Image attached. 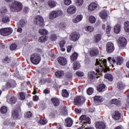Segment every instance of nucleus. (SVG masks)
Masks as SVG:
<instances>
[{
  "mask_svg": "<svg viewBox=\"0 0 129 129\" xmlns=\"http://www.w3.org/2000/svg\"><path fill=\"white\" fill-rule=\"evenodd\" d=\"M34 24L35 25H38V24L41 28L45 26L44 24V19L41 16H37L34 18Z\"/></svg>",
  "mask_w": 129,
  "mask_h": 129,
  "instance_id": "nucleus-7",
  "label": "nucleus"
},
{
  "mask_svg": "<svg viewBox=\"0 0 129 129\" xmlns=\"http://www.w3.org/2000/svg\"><path fill=\"white\" fill-rule=\"evenodd\" d=\"M76 12V7L75 6L72 5L70 6L67 9V13L69 15H73Z\"/></svg>",
  "mask_w": 129,
  "mask_h": 129,
  "instance_id": "nucleus-13",
  "label": "nucleus"
},
{
  "mask_svg": "<svg viewBox=\"0 0 129 129\" xmlns=\"http://www.w3.org/2000/svg\"><path fill=\"white\" fill-rule=\"evenodd\" d=\"M100 17L101 18V19H102V20H105V19L107 18V13H106V11L104 10L102 11L100 13Z\"/></svg>",
  "mask_w": 129,
  "mask_h": 129,
  "instance_id": "nucleus-25",
  "label": "nucleus"
},
{
  "mask_svg": "<svg viewBox=\"0 0 129 129\" xmlns=\"http://www.w3.org/2000/svg\"><path fill=\"white\" fill-rule=\"evenodd\" d=\"M78 58V54L76 52H74L72 55L71 56V59L72 61H75Z\"/></svg>",
  "mask_w": 129,
  "mask_h": 129,
  "instance_id": "nucleus-38",
  "label": "nucleus"
},
{
  "mask_svg": "<svg viewBox=\"0 0 129 129\" xmlns=\"http://www.w3.org/2000/svg\"><path fill=\"white\" fill-rule=\"evenodd\" d=\"M8 12V10L6 7L1 9V13L2 14H4V13H7Z\"/></svg>",
  "mask_w": 129,
  "mask_h": 129,
  "instance_id": "nucleus-63",
  "label": "nucleus"
},
{
  "mask_svg": "<svg viewBox=\"0 0 129 129\" xmlns=\"http://www.w3.org/2000/svg\"><path fill=\"white\" fill-rule=\"evenodd\" d=\"M56 126L58 129H62V124L61 123H56Z\"/></svg>",
  "mask_w": 129,
  "mask_h": 129,
  "instance_id": "nucleus-64",
  "label": "nucleus"
},
{
  "mask_svg": "<svg viewBox=\"0 0 129 129\" xmlns=\"http://www.w3.org/2000/svg\"><path fill=\"white\" fill-rule=\"evenodd\" d=\"M63 12L61 10L53 11L49 13L50 20H54L56 18H58V16H62Z\"/></svg>",
  "mask_w": 129,
  "mask_h": 129,
  "instance_id": "nucleus-5",
  "label": "nucleus"
},
{
  "mask_svg": "<svg viewBox=\"0 0 129 129\" xmlns=\"http://www.w3.org/2000/svg\"><path fill=\"white\" fill-rule=\"evenodd\" d=\"M66 121V126H68L70 127V126H72V124H73V120L71 118H67L65 120Z\"/></svg>",
  "mask_w": 129,
  "mask_h": 129,
  "instance_id": "nucleus-22",
  "label": "nucleus"
},
{
  "mask_svg": "<svg viewBox=\"0 0 129 129\" xmlns=\"http://www.w3.org/2000/svg\"><path fill=\"white\" fill-rule=\"evenodd\" d=\"M70 40L72 41H77L80 38V34L77 32H73L70 36Z\"/></svg>",
  "mask_w": 129,
  "mask_h": 129,
  "instance_id": "nucleus-10",
  "label": "nucleus"
},
{
  "mask_svg": "<svg viewBox=\"0 0 129 129\" xmlns=\"http://www.w3.org/2000/svg\"><path fill=\"white\" fill-rule=\"evenodd\" d=\"M88 78L90 81H92L94 79H95V72L91 71L88 74Z\"/></svg>",
  "mask_w": 129,
  "mask_h": 129,
  "instance_id": "nucleus-19",
  "label": "nucleus"
},
{
  "mask_svg": "<svg viewBox=\"0 0 129 129\" xmlns=\"http://www.w3.org/2000/svg\"><path fill=\"white\" fill-rule=\"evenodd\" d=\"M95 125L97 129H105V124L103 122H96Z\"/></svg>",
  "mask_w": 129,
  "mask_h": 129,
  "instance_id": "nucleus-17",
  "label": "nucleus"
},
{
  "mask_svg": "<svg viewBox=\"0 0 129 129\" xmlns=\"http://www.w3.org/2000/svg\"><path fill=\"white\" fill-rule=\"evenodd\" d=\"M64 73L62 71H58L55 72V75L56 77H62V76H64Z\"/></svg>",
  "mask_w": 129,
  "mask_h": 129,
  "instance_id": "nucleus-35",
  "label": "nucleus"
},
{
  "mask_svg": "<svg viewBox=\"0 0 129 129\" xmlns=\"http://www.w3.org/2000/svg\"><path fill=\"white\" fill-rule=\"evenodd\" d=\"M110 31H111V26H110V24L107 23V27L106 28V33L109 34V33H110Z\"/></svg>",
  "mask_w": 129,
  "mask_h": 129,
  "instance_id": "nucleus-49",
  "label": "nucleus"
},
{
  "mask_svg": "<svg viewBox=\"0 0 129 129\" xmlns=\"http://www.w3.org/2000/svg\"><path fill=\"white\" fill-rule=\"evenodd\" d=\"M21 111V108L14 109L12 112V116L15 119H17L19 116V112Z\"/></svg>",
  "mask_w": 129,
  "mask_h": 129,
  "instance_id": "nucleus-16",
  "label": "nucleus"
},
{
  "mask_svg": "<svg viewBox=\"0 0 129 129\" xmlns=\"http://www.w3.org/2000/svg\"><path fill=\"white\" fill-rule=\"evenodd\" d=\"M83 3H84V0H76V4L79 7L82 6Z\"/></svg>",
  "mask_w": 129,
  "mask_h": 129,
  "instance_id": "nucleus-50",
  "label": "nucleus"
},
{
  "mask_svg": "<svg viewBox=\"0 0 129 129\" xmlns=\"http://www.w3.org/2000/svg\"><path fill=\"white\" fill-rule=\"evenodd\" d=\"M94 101L95 102H102V101H103V99H102V97L95 96L94 97Z\"/></svg>",
  "mask_w": 129,
  "mask_h": 129,
  "instance_id": "nucleus-31",
  "label": "nucleus"
},
{
  "mask_svg": "<svg viewBox=\"0 0 129 129\" xmlns=\"http://www.w3.org/2000/svg\"><path fill=\"white\" fill-rule=\"evenodd\" d=\"M86 31L87 32H93L94 31V28L93 27L91 26H88L85 28Z\"/></svg>",
  "mask_w": 129,
  "mask_h": 129,
  "instance_id": "nucleus-47",
  "label": "nucleus"
},
{
  "mask_svg": "<svg viewBox=\"0 0 129 129\" xmlns=\"http://www.w3.org/2000/svg\"><path fill=\"white\" fill-rule=\"evenodd\" d=\"M124 30L125 32H129V21H126L124 23Z\"/></svg>",
  "mask_w": 129,
  "mask_h": 129,
  "instance_id": "nucleus-32",
  "label": "nucleus"
},
{
  "mask_svg": "<svg viewBox=\"0 0 129 129\" xmlns=\"http://www.w3.org/2000/svg\"><path fill=\"white\" fill-rule=\"evenodd\" d=\"M66 43V42H65L64 40H62L61 41H60L59 43V46H60V48H63V47H64V46H65Z\"/></svg>",
  "mask_w": 129,
  "mask_h": 129,
  "instance_id": "nucleus-59",
  "label": "nucleus"
},
{
  "mask_svg": "<svg viewBox=\"0 0 129 129\" xmlns=\"http://www.w3.org/2000/svg\"><path fill=\"white\" fill-rule=\"evenodd\" d=\"M7 86H9L10 87H15L16 84V81L12 80L11 82H8L7 84Z\"/></svg>",
  "mask_w": 129,
  "mask_h": 129,
  "instance_id": "nucleus-34",
  "label": "nucleus"
},
{
  "mask_svg": "<svg viewBox=\"0 0 129 129\" xmlns=\"http://www.w3.org/2000/svg\"><path fill=\"white\" fill-rule=\"evenodd\" d=\"M26 24H27L26 21L21 20L19 22V28L17 30V31L19 32V33H22L23 29L21 28H20V27H21L22 28H23V27H25V26H26Z\"/></svg>",
  "mask_w": 129,
  "mask_h": 129,
  "instance_id": "nucleus-14",
  "label": "nucleus"
},
{
  "mask_svg": "<svg viewBox=\"0 0 129 129\" xmlns=\"http://www.w3.org/2000/svg\"><path fill=\"white\" fill-rule=\"evenodd\" d=\"M12 33L13 29L11 28H5L0 29V35L2 36H4V37L9 36V35H11V34Z\"/></svg>",
  "mask_w": 129,
  "mask_h": 129,
  "instance_id": "nucleus-6",
  "label": "nucleus"
},
{
  "mask_svg": "<svg viewBox=\"0 0 129 129\" xmlns=\"http://www.w3.org/2000/svg\"><path fill=\"white\" fill-rule=\"evenodd\" d=\"M75 111L76 113H81L82 110H81V109L76 108Z\"/></svg>",
  "mask_w": 129,
  "mask_h": 129,
  "instance_id": "nucleus-62",
  "label": "nucleus"
},
{
  "mask_svg": "<svg viewBox=\"0 0 129 129\" xmlns=\"http://www.w3.org/2000/svg\"><path fill=\"white\" fill-rule=\"evenodd\" d=\"M59 28L63 29V28H65L66 27V24L64 23H61L59 25Z\"/></svg>",
  "mask_w": 129,
  "mask_h": 129,
  "instance_id": "nucleus-60",
  "label": "nucleus"
},
{
  "mask_svg": "<svg viewBox=\"0 0 129 129\" xmlns=\"http://www.w3.org/2000/svg\"><path fill=\"white\" fill-rule=\"evenodd\" d=\"M121 116V114H120V113H119L118 111H115L114 114H113L112 115V118L115 120H118V119L120 118Z\"/></svg>",
  "mask_w": 129,
  "mask_h": 129,
  "instance_id": "nucleus-18",
  "label": "nucleus"
},
{
  "mask_svg": "<svg viewBox=\"0 0 129 129\" xmlns=\"http://www.w3.org/2000/svg\"><path fill=\"white\" fill-rule=\"evenodd\" d=\"M57 114V111H51L49 115L52 118H54L55 117V115Z\"/></svg>",
  "mask_w": 129,
  "mask_h": 129,
  "instance_id": "nucleus-52",
  "label": "nucleus"
},
{
  "mask_svg": "<svg viewBox=\"0 0 129 129\" xmlns=\"http://www.w3.org/2000/svg\"><path fill=\"white\" fill-rule=\"evenodd\" d=\"M116 85V87L119 89V90H122V89H124V87H125L124 84H123L121 82H118Z\"/></svg>",
  "mask_w": 129,
  "mask_h": 129,
  "instance_id": "nucleus-26",
  "label": "nucleus"
},
{
  "mask_svg": "<svg viewBox=\"0 0 129 129\" xmlns=\"http://www.w3.org/2000/svg\"><path fill=\"white\" fill-rule=\"evenodd\" d=\"M108 61L110 63V66H112V67H113V65H114V64L115 63V59L111 57H108Z\"/></svg>",
  "mask_w": 129,
  "mask_h": 129,
  "instance_id": "nucleus-36",
  "label": "nucleus"
},
{
  "mask_svg": "<svg viewBox=\"0 0 129 129\" xmlns=\"http://www.w3.org/2000/svg\"><path fill=\"white\" fill-rule=\"evenodd\" d=\"M79 120L81 121L80 124H81L82 127H85L87 123L90 124L91 120L89 117H86V115H83L79 118Z\"/></svg>",
  "mask_w": 129,
  "mask_h": 129,
  "instance_id": "nucleus-3",
  "label": "nucleus"
},
{
  "mask_svg": "<svg viewBox=\"0 0 129 129\" xmlns=\"http://www.w3.org/2000/svg\"><path fill=\"white\" fill-rule=\"evenodd\" d=\"M47 39H48V37H47L46 36H41L39 39V42L40 43H44V42L47 41Z\"/></svg>",
  "mask_w": 129,
  "mask_h": 129,
  "instance_id": "nucleus-41",
  "label": "nucleus"
},
{
  "mask_svg": "<svg viewBox=\"0 0 129 129\" xmlns=\"http://www.w3.org/2000/svg\"><path fill=\"white\" fill-rule=\"evenodd\" d=\"M104 78H105V79H107L108 80V81H113V77L112 76L111 74H106L104 75Z\"/></svg>",
  "mask_w": 129,
  "mask_h": 129,
  "instance_id": "nucleus-30",
  "label": "nucleus"
},
{
  "mask_svg": "<svg viewBox=\"0 0 129 129\" xmlns=\"http://www.w3.org/2000/svg\"><path fill=\"white\" fill-rule=\"evenodd\" d=\"M1 111L2 113H7L8 111V108L6 106H3L1 108Z\"/></svg>",
  "mask_w": 129,
  "mask_h": 129,
  "instance_id": "nucleus-48",
  "label": "nucleus"
},
{
  "mask_svg": "<svg viewBox=\"0 0 129 129\" xmlns=\"http://www.w3.org/2000/svg\"><path fill=\"white\" fill-rule=\"evenodd\" d=\"M51 100L54 106H58L59 105V104H60V101L57 98H54L51 99Z\"/></svg>",
  "mask_w": 129,
  "mask_h": 129,
  "instance_id": "nucleus-28",
  "label": "nucleus"
},
{
  "mask_svg": "<svg viewBox=\"0 0 129 129\" xmlns=\"http://www.w3.org/2000/svg\"><path fill=\"white\" fill-rule=\"evenodd\" d=\"M50 39L51 41H56V40H57V36L55 34H53L51 36Z\"/></svg>",
  "mask_w": 129,
  "mask_h": 129,
  "instance_id": "nucleus-58",
  "label": "nucleus"
},
{
  "mask_svg": "<svg viewBox=\"0 0 129 129\" xmlns=\"http://www.w3.org/2000/svg\"><path fill=\"white\" fill-rule=\"evenodd\" d=\"M63 4L66 5V6H69V5L72 4V2L71 0H63Z\"/></svg>",
  "mask_w": 129,
  "mask_h": 129,
  "instance_id": "nucleus-56",
  "label": "nucleus"
},
{
  "mask_svg": "<svg viewBox=\"0 0 129 129\" xmlns=\"http://www.w3.org/2000/svg\"><path fill=\"white\" fill-rule=\"evenodd\" d=\"M73 68L74 70H77L78 69H79V68H80V63L77 61H75L74 62Z\"/></svg>",
  "mask_w": 129,
  "mask_h": 129,
  "instance_id": "nucleus-39",
  "label": "nucleus"
},
{
  "mask_svg": "<svg viewBox=\"0 0 129 129\" xmlns=\"http://www.w3.org/2000/svg\"><path fill=\"white\" fill-rule=\"evenodd\" d=\"M95 69L96 72L99 74L95 73V78H99L101 76V72L103 71L104 72H107L109 70V68L106 66V59L99 60L96 59L95 63Z\"/></svg>",
  "mask_w": 129,
  "mask_h": 129,
  "instance_id": "nucleus-1",
  "label": "nucleus"
},
{
  "mask_svg": "<svg viewBox=\"0 0 129 129\" xmlns=\"http://www.w3.org/2000/svg\"><path fill=\"white\" fill-rule=\"evenodd\" d=\"M33 101H38L39 100V96L35 95L33 97Z\"/></svg>",
  "mask_w": 129,
  "mask_h": 129,
  "instance_id": "nucleus-61",
  "label": "nucleus"
},
{
  "mask_svg": "<svg viewBox=\"0 0 129 129\" xmlns=\"http://www.w3.org/2000/svg\"><path fill=\"white\" fill-rule=\"evenodd\" d=\"M76 75H77V76H78L79 77H83V76H84V73L78 71L76 73Z\"/></svg>",
  "mask_w": 129,
  "mask_h": 129,
  "instance_id": "nucleus-54",
  "label": "nucleus"
},
{
  "mask_svg": "<svg viewBox=\"0 0 129 129\" xmlns=\"http://www.w3.org/2000/svg\"><path fill=\"white\" fill-rule=\"evenodd\" d=\"M111 103L112 104H115L116 105H120V101L116 99H113L111 101Z\"/></svg>",
  "mask_w": 129,
  "mask_h": 129,
  "instance_id": "nucleus-40",
  "label": "nucleus"
},
{
  "mask_svg": "<svg viewBox=\"0 0 129 129\" xmlns=\"http://www.w3.org/2000/svg\"><path fill=\"white\" fill-rule=\"evenodd\" d=\"M94 91V90L92 88H89L87 91V94L89 95H91L92 93H93V92Z\"/></svg>",
  "mask_w": 129,
  "mask_h": 129,
  "instance_id": "nucleus-53",
  "label": "nucleus"
},
{
  "mask_svg": "<svg viewBox=\"0 0 129 129\" xmlns=\"http://www.w3.org/2000/svg\"><path fill=\"white\" fill-rule=\"evenodd\" d=\"M33 116V114H32V112L31 111H28L27 112L25 115V116L27 118H31V117Z\"/></svg>",
  "mask_w": 129,
  "mask_h": 129,
  "instance_id": "nucleus-51",
  "label": "nucleus"
},
{
  "mask_svg": "<svg viewBox=\"0 0 129 129\" xmlns=\"http://www.w3.org/2000/svg\"><path fill=\"white\" fill-rule=\"evenodd\" d=\"M89 21L91 24H94L95 22L96 21V19H95V17L93 16H90L89 18Z\"/></svg>",
  "mask_w": 129,
  "mask_h": 129,
  "instance_id": "nucleus-45",
  "label": "nucleus"
},
{
  "mask_svg": "<svg viewBox=\"0 0 129 129\" xmlns=\"http://www.w3.org/2000/svg\"><path fill=\"white\" fill-rule=\"evenodd\" d=\"M121 28V26L120 24H117L115 25L114 27V32L116 34H118V33L120 32V29Z\"/></svg>",
  "mask_w": 129,
  "mask_h": 129,
  "instance_id": "nucleus-24",
  "label": "nucleus"
},
{
  "mask_svg": "<svg viewBox=\"0 0 129 129\" xmlns=\"http://www.w3.org/2000/svg\"><path fill=\"white\" fill-rule=\"evenodd\" d=\"M47 122H48V120L46 118H41L39 120V123L40 124H42V125L46 124Z\"/></svg>",
  "mask_w": 129,
  "mask_h": 129,
  "instance_id": "nucleus-43",
  "label": "nucleus"
},
{
  "mask_svg": "<svg viewBox=\"0 0 129 129\" xmlns=\"http://www.w3.org/2000/svg\"><path fill=\"white\" fill-rule=\"evenodd\" d=\"M99 54V50L97 48H92L90 49V55L91 56H96Z\"/></svg>",
  "mask_w": 129,
  "mask_h": 129,
  "instance_id": "nucleus-15",
  "label": "nucleus"
},
{
  "mask_svg": "<svg viewBox=\"0 0 129 129\" xmlns=\"http://www.w3.org/2000/svg\"><path fill=\"white\" fill-rule=\"evenodd\" d=\"M100 40H101V35L100 34H96L94 37V43L96 44V43H98Z\"/></svg>",
  "mask_w": 129,
  "mask_h": 129,
  "instance_id": "nucleus-27",
  "label": "nucleus"
},
{
  "mask_svg": "<svg viewBox=\"0 0 129 129\" xmlns=\"http://www.w3.org/2000/svg\"><path fill=\"white\" fill-rule=\"evenodd\" d=\"M30 61L32 64L37 65L41 61V56L37 53H34L31 56Z\"/></svg>",
  "mask_w": 129,
  "mask_h": 129,
  "instance_id": "nucleus-4",
  "label": "nucleus"
},
{
  "mask_svg": "<svg viewBox=\"0 0 129 129\" xmlns=\"http://www.w3.org/2000/svg\"><path fill=\"white\" fill-rule=\"evenodd\" d=\"M82 19H83V16L81 15H78L76 18L73 19L72 21L73 23L75 24L77 23H79L81 21H82Z\"/></svg>",
  "mask_w": 129,
  "mask_h": 129,
  "instance_id": "nucleus-20",
  "label": "nucleus"
},
{
  "mask_svg": "<svg viewBox=\"0 0 129 129\" xmlns=\"http://www.w3.org/2000/svg\"><path fill=\"white\" fill-rule=\"evenodd\" d=\"M98 91L99 92H102V91H105V85L104 84H100L98 86L97 88Z\"/></svg>",
  "mask_w": 129,
  "mask_h": 129,
  "instance_id": "nucleus-29",
  "label": "nucleus"
},
{
  "mask_svg": "<svg viewBox=\"0 0 129 129\" xmlns=\"http://www.w3.org/2000/svg\"><path fill=\"white\" fill-rule=\"evenodd\" d=\"M20 99L21 100H25L26 99V94L24 92L19 93Z\"/></svg>",
  "mask_w": 129,
  "mask_h": 129,
  "instance_id": "nucleus-46",
  "label": "nucleus"
},
{
  "mask_svg": "<svg viewBox=\"0 0 129 129\" xmlns=\"http://www.w3.org/2000/svg\"><path fill=\"white\" fill-rule=\"evenodd\" d=\"M7 102H9V103H10L11 104H15L16 102H17V98L15 96L11 97L10 99H7Z\"/></svg>",
  "mask_w": 129,
  "mask_h": 129,
  "instance_id": "nucleus-23",
  "label": "nucleus"
},
{
  "mask_svg": "<svg viewBox=\"0 0 129 129\" xmlns=\"http://www.w3.org/2000/svg\"><path fill=\"white\" fill-rule=\"evenodd\" d=\"M114 51V46L112 42H108L106 45V51L107 53H112Z\"/></svg>",
  "mask_w": 129,
  "mask_h": 129,
  "instance_id": "nucleus-9",
  "label": "nucleus"
},
{
  "mask_svg": "<svg viewBox=\"0 0 129 129\" xmlns=\"http://www.w3.org/2000/svg\"><path fill=\"white\" fill-rule=\"evenodd\" d=\"M17 44H12L10 46V50H16V49H17Z\"/></svg>",
  "mask_w": 129,
  "mask_h": 129,
  "instance_id": "nucleus-57",
  "label": "nucleus"
},
{
  "mask_svg": "<svg viewBox=\"0 0 129 129\" xmlns=\"http://www.w3.org/2000/svg\"><path fill=\"white\" fill-rule=\"evenodd\" d=\"M82 100H85V99L81 96H77L74 99V103L75 105H81L82 103Z\"/></svg>",
  "mask_w": 129,
  "mask_h": 129,
  "instance_id": "nucleus-11",
  "label": "nucleus"
},
{
  "mask_svg": "<svg viewBox=\"0 0 129 129\" xmlns=\"http://www.w3.org/2000/svg\"><path fill=\"white\" fill-rule=\"evenodd\" d=\"M117 43L120 49H121L122 48H123L126 46V39H125L124 37H120L118 40Z\"/></svg>",
  "mask_w": 129,
  "mask_h": 129,
  "instance_id": "nucleus-8",
  "label": "nucleus"
},
{
  "mask_svg": "<svg viewBox=\"0 0 129 129\" xmlns=\"http://www.w3.org/2000/svg\"><path fill=\"white\" fill-rule=\"evenodd\" d=\"M62 96L63 97H69V93L66 90H62Z\"/></svg>",
  "mask_w": 129,
  "mask_h": 129,
  "instance_id": "nucleus-44",
  "label": "nucleus"
},
{
  "mask_svg": "<svg viewBox=\"0 0 129 129\" xmlns=\"http://www.w3.org/2000/svg\"><path fill=\"white\" fill-rule=\"evenodd\" d=\"M116 60H117V62H116L117 65H121V64L123 63V58H122L121 56L117 57Z\"/></svg>",
  "mask_w": 129,
  "mask_h": 129,
  "instance_id": "nucleus-33",
  "label": "nucleus"
},
{
  "mask_svg": "<svg viewBox=\"0 0 129 129\" xmlns=\"http://www.w3.org/2000/svg\"><path fill=\"white\" fill-rule=\"evenodd\" d=\"M97 8V4L95 3H92L90 4V5L88 7V10L92 12V11H94Z\"/></svg>",
  "mask_w": 129,
  "mask_h": 129,
  "instance_id": "nucleus-21",
  "label": "nucleus"
},
{
  "mask_svg": "<svg viewBox=\"0 0 129 129\" xmlns=\"http://www.w3.org/2000/svg\"><path fill=\"white\" fill-rule=\"evenodd\" d=\"M48 5L51 8H55L56 7V3L52 0H49L48 2Z\"/></svg>",
  "mask_w": 129,
  "mask_h": 129,
  "instance_id": "nucleus-37",
  "label": "nucleus"
},
{
  "mask_svg": "<svg viewBox=\"0 0 129 129\" xmlns=\"http://www.w3.org/2000/svg\"><path fill=\"white\" fill-rule=\"evenodd\" d=\"M57 61L60 65L62 66H65L67 64V59L63 56H59L57 58Z\"/></svg>",
  "mask_w": 129,
  "mask_h": 129,
  "instance_id": "nucleus-12",
  "label": "nucleus"
},
{
  "mask_svg": "<svg viewBox=\"0 0 129 129\" xmlns=\"http://www.w3.org/2000/svg\"><path fill=\"white\" fill-rule=\"evenodd\" d=\"M39 33L40 35H48L49 34V32L46 29H40Z\"/></svg>",
  "mask_w": 129,
  "mask_h": 129,
  "instance_id": "nucleus-42",
  "label": "nucleus"
},
{
  "mask_svg": "<svg viewBox=\"0 0 129 129\" xmlns=\"http://www.w3.org/2000/svg\"><path fill=\"white\" fill-rule=\"evenodd\" d=\"M9 8L12 12H20L23 9V5L22 3L14 1L12 4L9 5Z\"/></svg>",
  "mask_w": 129,
  "mask_h": 129,
  "instance_id": "nucleus-2",
  "label": "nucleus"
},
{
  "mask_svg": "<svg viewBox=\"0 0 129 129\" xmlns=\"http://www.w3.org/2000/svg\"><path fill=\"white\" fill-rule=\"evenodd\" d=\"M2 21L3 23H8V22H10V18L9 17L5 16L3 18Z\"/></svg>",
  "mask_w": 129,
  "mask_h": 129,
  "instance_id": "nucleus-55",
  "label": "nucleus"
}]
</instances>
